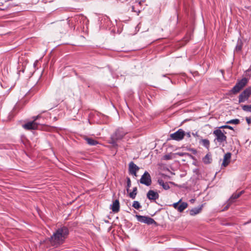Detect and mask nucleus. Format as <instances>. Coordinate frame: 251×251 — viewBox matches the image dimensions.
Wrapping results in <instances>:
<instances>
[{"label": "nucleus", "instance_id": "obj_1", "mask_svg": "<svg viewBox=\"0 0 251 251\" xmlns=\"http://www.w3.org/2000/svg\"><path fill=\"white\" fill-rule=\"evenodd\" d=\"M69 231L66 226H62L58 228L50 237V244L55 247H58L62 244L69 235Z\"/></svg>", "mask_w": 251, "mask_h": 251}, {"label": "nucleus", "instance_id": "obj_2", "mask_svg": "<svg viewBox=\"0 0 251 251\" xmlns=\"http://www.w3.org/2000/svg\"><path fill=\"white\" fill-rule=\"evenodd\" d=\"M213 134L215 137L214 141H216L220 145H224L226 143L227 137L225 134L226 133L224 130L222 131L220 129L218 128L213 131Z\"/></svg>", "mask_w": 251, "mask_h": 251}, {"label": "nucleus", "instance_id": "obj_3", "mask_svg": "<svg viewBox=\"0 0 251 251\" xmlns=\"http://www.w3.org/2000/svg\"><path fill=\"white\" fill-rule=\"evenodd\" d=\"M248 83L247 78L244 77L238 81L231 90V92L236 94L239 92Z\"/></svg>", "mask_w": 251, "mask_h": 251}, {"label": "nucleus", "instance_id": "obj_4", "mask_svg": "<svg viewBox=\"0 0 251 251\" xmlns=\"http://www.w3.org/2000/svg\"><path fill=\"white\" fill-rule=\"evenodd\" d=\"M185 135V132L182 129H179L174 133L170 134V137L173 140L179 141L182 140Z\"/></svg>", "mask_w": 251, "mask_h": 251}, {"label": "nucleus", "instance_id": "obj_5", "mask_svg": "<svg viewBox=\"0 0 251 251\" xmlns=\"http://www.w3.org/2000/svg\"><path fill=\"white\" fill-rule=\"evenodd\" d=\"M141 183L144 184L147 186H149L151 184V179L150 174L146 171L144 174L142 176L141 178L140 179Z\"/></svg>", "mask_w": 251, "mask_h": 251}, {"label": "nucleus", "instance_id": "obj_6", "mask_svg": "<svg viewBox=\"0 0 251 251\" xmlns=\"http://www.w3.org/2000/svg\"><path fill=\"white\" fill-rule=\"evenodd\" d=\"M137 220L141 223H146L148 225L156 224V222L151 218L147 216L136 215Z\"/></svg>", "mask_w": 251, "mask_h": 251}, {"label": "nucleus", "instance_id": "obj_7", "mask_svg": "<svg viewBox=\"0 0 251 251\" xmlns=\"http://www.w3.org/2000/svg\"><path fill=\"white\" fill-rule=\"evenodd\" d=\"M251 95V90L248 88L244 90L239 96V102L241 103L247 100Z\"/></svg>", "mask_w": 251, "mask_h": 251}, {"label": "nucleus", "instance_id": "obj_8", "mask_svg": "<svg viewBox=\"0 0 251 251\" xmlns=\"http://www.w3.org/2000/svg\"><path fill=\"white\" fill-rule=\"evenodd\" d=\"M39 124L35 121H31L23 125V127L26 130L36 129L38 128Z\"/></svg>", "mask_w": 251, "mask_h": 251}, {"label": "nucleus", "instance_id": "obj_9", "mask_svg": "<svg viewBox=\"0 0 251 251\" xmlns=\"http://www.w3.org/2000/svg\"><path fill=\"white\" fill-rule=\"evenodd\" d=\"M127 133V132L122 128H119L115 131L113 135V138L116 140L122 139L124 136Z\"/></svg>", "mask_w": 251, "mask_h": 251}, {"label": "nucleus", "instance_id": "obj_10", "mask_svg": "<svg viewBox=\"0 0 251 251\" xmlns=\"http://www.w3.org/2000/svg\"><path fill=\"white\" fill-rule=\"evenodd\" d=\"M159 197L158 193L152 190H149L147 194V198L151 201H155L159 198Z\"/></svg>", "mask_w": 251, "mask_h": 251}, {"label": "nucleus", "instance_id": "obj_11", "mask_svg": "<svg viewBox=\"0 0 251 251\" xmlns=\"http://www.w3.org/2000/svg\"><path fill=\"white\" fill-rule=\"evenodd\" d=\"M231 154L230 152H227L224 155V159L222 164V166L226 167L230 163Z\"/></svg>", "mask_w": 251, "mask_h": 251}, {"label": "nucleus", "instance_id": "obj_12", "mask_svg": "<svg viewBox=\"0 0 251 251\" xmlns=\"http://www.w3.org/2000/svg\"><path fill=\"white\" fill-rule=\"evenodd\" d=\"M111 209L112 211L114 213H117L120 210V203L119 201L118 200H115L113 204L111 205Z\"/></svg>", "mask_w": 251, "mask_h": 251}, {"label": "nucleus", "instance_id": "obj_13", "mask_svg": "<svg viewBox=\"0 0 251 251\" xmlns=\"http://www.w3.org/2000/svg\"><path fill=\"white\" fill-rule=\"evenodd\" d=\"M244 191H242L238 193H234L232 195L228 200V202L231 203L234 201V200L238 198L243 193Z\"/></svg>", "mask_w": 251, "mask_h": 251}, {"label": "nucleus", "instance_id": "obj_14", "mask_svg": "<svg viewBox=\"0 0 251 251\" xmlns=\"http://www.w3.org/2000/svg\"><path fill=\"white\" fill-rule=\"evenodd\" d=\"M202 206H203V205H201L199 207H195L194 208H193L192 209H191L190 211V214L191 216H194V215H196L197 214H199L201 211Z\"/></svg>", "mask_w": 251, "mask_h": 251}, {"label": "nucleus", "instance_id": "obj_15", "mask_svg": "<svg viewBox=\"0 0 251 251\" xmlns=\"http://www.w3.org/2000/svg\"><path fill=\"white\" fill-rule=\"evenodd\" d=\"M139 170V168L133 162L131 161L129 164V173L133 171H138Z\"/></svg>", "mask_w": 251, "mask_h": 251}, {"label": "nucleus", "instance_id": "obj_16", "mask_svg": "<svg viewBox=\"0 0 251 251\" xmlns=\"http://www.w3.org/2000/svg\"><path fill=\"white\" fill-rule=\"evenodd\" d=\"M212 160L211 155L207 153L203 158L202 161L205 164H208L211 163Z\"/></svg>", "mask_w": 251, "mask_h": 251}, {"label": "nucleus", "instance_id": "obj_17", "mask_svg": "<svg viewBox=\"0 0 251 251\" xmlns=\"http://www.w3.org/2000/svg\"><path fill=\"white\" fill-rule=\"evenodd\" d=\"M158 184L162 186L164 189L167 190L170 189V186L168 182H164L162 179H158L157 180Z\"/></svg>", "mask_w": 251, "mask_h": 251}, {"label": "nucleus", "instance_id": "obj_18", "mask_svg": "<svg viewBox=\"0 0 251 251\" xmlns=\"http://www.w3.org/2000/svg\"><path fill=\"white\" fill-rule=\"evenodd\" d=\"M188 206V204L186 202H182L178 205L177 210L178 211L181 212Z\"/></svg>", "mask_w": 251, "mask_h": 251}, {"label": "nucleus", "instance_id": "obj_19", "mask_svg": "<svg viewBox=\"0 0 251 251\" xmlns=\"http://www.w3.org/2000/svg\"><path fill=\"white\" fill-rule=\"evenodd\" d=\"M200 143L207 149H209L210 146V142L207 139H203L200 141Z\"/></svg>", "mask_w": 251, "mask_h": 251}, {"label": "nucleus", "instance_id": "obj_20", "mask_svg": "<svg viewBox=\"0 0 251 251\" xmlns=\"http://www.w3.org/2000/svg\"><path fill=\"white\" fill-rule=\"evenodd\" d=\"M86 141L89 145L91 146H95L98 144V142L92 138H87Z\"/></svg>", "mask_w": 251, "mask_h": 251}, {"label": "nucleus", "instance_id": "obj_21", "mask_svg": "<svg viewBox=\"0 0 251 251\" xmlns=\"http://www.w3.org/2000/svg\"><path fill=\"white\" fill-rule=\"evenodd\" d=\"M137 193V188L136 187L133 188V190L129 194L130 198L132 199H134Z\"/></svg>", "mask_w": 251, "mask_h": 251}, {"label": "nucleus", "instance_id": "obj_22", "mask_svg": "<svg viewBox=\"0 0 251 251\" xmlns=\"http://www.w3.org/2000/svg\"><path fill=\"white\" fill-rule=\"evenodd\" d=\"M242 108L245 111L251 112V104L242 105Z\"/></svg>", "mask_w": 251, "mask_h": 251}, {"label": "nucleus", "instance_id": "obj_23", "mask_svg": "<svg viewBox=\"0 0 251 251\" xmlns=\"http://www.w3.org/2000/svg\"><path fill=\"white\" fill-rule=\"evenodd\" d=\"M132 206L136 209H139L141 207V205L138 201H134Z\"/></svg>", "mask_w": 251, "mask_h": 251}, {"label": "nucleus", "instance_id": "obj_24", "mask_svg": "<svg viewBox=\"0 0 251 251\" xmlns=\"http://www.w3.org/2000/svg\"><path fill=\"white\" fill-rule=\"evenodd\" d=\"M240 121L239 119H232L230 121H228L226 122V124H235L237 125L239 124Z\"/></svg>", "mask_w": 251, "mask_h": 251}, {"label": "nucleus", "instance_id": "obj_25", "mask_svg": "<svg viewBox=\"0 0 251 251\" xmlns=\"http://www.w3.org/2000/svg\"><path fill=\"white\" fill-rule=\"evenodd\" d=\"M127 180V185H126V191L127 192H128L129 190V188L131 187V180L129 178V177L126 178Z\"/></svg>", "mask_w": 251, "mask_h": 251}, {"label": "nucleus", "instance_id": "obj_26", "mask_svg": "<svg viewBox=\"0 0 251 251\" xmlns=\"http://www.w3.org/2000/svg\"><path fill=\"white\" fill-rule=\"evenodd\" d=\"M219 129H220V128H228V129H229L231 130L233 129V128L232 126H228V125L222 126L219 127Z\"/></svg>", "mask_w": 251, "mask_h": 251}, {"label": "nucleus", "instance_id": "obj_27", "mask_svg": "<svg viewBox=\"0 0 251 251\" xmlns=\"http://www.w3.org/2000/svg\"><path fill=\"white\" fill-rule=\"evenodd\" d=\"M242 49V45L237 44L236 47V50L237 51H240Z\"/></svg>", "mask_w": 251, "mask_h": 251}, {"label": "nucleus", "instance_id": "obj_28", "mask_svg": "<svg viewBox=\"0 0 251 251\" xmlns=\"http://www.w3.org/2000/svg\"><path fill=\"white\" fill-rule=\"evenodd\" d=\"M40 117V115H38L36 116H34V117H33L32 119H33V121H35L36 122V121Z\"/></svg>", "mask_w": 251, "mask_h": 251}, {"label": "nucleus", "instance_id": "obj_29", "mask_svg": "<svg viewBox=\"0 0 251 251\" xmlns=\"http://www.w3.org/2000/svg\"><path fill=\"white\" fill-rule=\"evenodd\" d=\"M246 122H247V123L249 125L251 124V118H250V117H246Z\"/></svg>", "mask_w": 251, "mask_h": 251}, {"label": "nucleus", "instance_id": "obj_30", "mask_svg": "<svg viewBox=\"0 0 251 251\" xmlns=\"http://www.w3.org/2000/svg\"><path fill=\"white\" fill-rule=\"evenodd\" d=\"M164 159L165 160H169L171 159L170 155L169 154L165 155L164 156Z\"/></svg>", "mask_w": 251, "mask_h": 251}, {"label": "nucleus", "instance_id": "obj_31", "mask_svg": "<svg viewBox=\"0 0 251 251\" xmlns=\"http://www.w3.org/2000/svg\"><path fill=\"white\" fill-rule=\"evenodd\" d=\"M178 205H179L178 202L175 203L173 204L174 207H175V208L177 209V208H178Z\"/></svg>", "mask_w": 251, "mask_h": 251}, {"label": "nucleus", "instance_id": "obj_32", "mask_svg": "<svg viewBox=\"0 0 251 251\" xmlns=\"http://www.w3.org/2000/svg\"><path fill=\"white\" fill-rule=\"evenodd\" d=\"M137 171H133V172H129V174L132 175H134V176H137Z\"/></svg>", "mask_w": 251, "mask_h": 251}, {"label": "nucleus", "instance_id": "obj_33", "mask_svg": "<svg viewBox=\"0 0 251 251\" xmlns=\"http://www.w3.org/2000/svg\"><path fill=\"white\" fill-rule=\"evenodd\" d=\"M131 9H132V12H137V13H139V11H137L136 10H135V7H134V6H132L131 7Z\"/></svg>", "mask_w": 251, "mask_h": 251}, {"label": "nucleus", "instance_id": "obj_34", "mask_svg": "<svg viewBox=\"0 0 251 251\" xmlns=\"http://www.w3.org/2000/svg\"><path fill=\"white\" fill-rule=\"evenodd\" d=\"M185 135H186L188 138L191 137V133L190 132L185 133Z\"/></svg>", "mask_w": 251, "mask_h": 251}, {"label": "nucleus", "instance_id": "obj_35", "mask_svg": "<svg viewBox=\"0 0 251 251\" xmlns=\"http://www.w3.org/2000/svg\"><path fill=\"white\" fill-rule=\"evenodd\" d=\"M230 203H228V204L227 205H226L225 207V210H227L228 208V207H229V205Z\"/></svg>", "mask_w": 251, "mask_h": 251}, {"label": "nucleus", "instance_id": "obj_36", "mask_svg": "<svg viewBox=\"0 0 251 251\" xmlns=\"http://www.w3.org/2000/svg\"><path fill=\"white\" fill-rule=\"evenodd\" d=\"M189 38L188 39L187 37H185V38H184V40H185V41H189Z\"/></svg>", "mask_w": 251, "mask_h": 251}, {"label": "nucleus", "instance_id": "obj_37", "mask_svg": "<svg viewBox=\"0 0 251 251\" xmlns=\"http://www.w3.org/2000/svg\"><path fill=\"white\" fill-rule=\"evenodd\" d=\"M248 71H251V66L250 67L249 69H248Z\"/></svg>", "mask_w": 251, "mask_h": 251}, {"label": "nucleus", "instance_id": "obj_38", "mask_svg": "<svg viewBox=\"0 0 251 251\" xmlns=\"http://www.w3.org/2000/svg\"><path fill=\"white\" fill-rule=\"evenodd\" d=\"M192 134L194 135V136H196L197 135V133H193Z\"/></svg>", "mask_w": 251, "mask_h": 251}, {"label": "nucleus", "instance_id": "obj_39", "mask_svg": "<svg viewBox=\"0 0 251 251\" xmlns=\"http://www.w3.org/2000/svg\"><path fill=\"white\" fill-rule=\"evenodd\" d=\"M248 89H250V90H251V87H248Z\"/></svg>", "mask_w": 251, "mask_h": 251}, {"label": "nucleus", "instance_id": "obj_40", "mask_svg": "<svg viewBox=\"0 0 251 251\" xmlns=\"http://www.w3.org/2000/svg\"><path fill=\"white\" fill-rule=\"evenodd\" d=\"M112 143L113 145H115V144H116V143H115V142H114V141H113V142H112Z\"/></svg>", "mask_w": 251, "mask_h": 251}, {"label": "nucleus", "instance_id": "obj_41", "mask_svg": "<svg viewBox=\"0 0 251 251\" xmlns=\"http://www.w3.org/2000/svg\"><path fill=\"white\" fill-rule=\"evenodd\" d=\"M140 3H141V2H139L138 3V4H139H139H140Z\"/></svg>", "mask_w": 251, "mask_h": 251}, {"label": "nucleus", "instance_id": "obj_42", "mask_svg": "<svg viewBox=\"0 0 251 251\" xmlns=\"http://www.w3.org/2000/svg\"><path fill=\"white\" fill-rule=\"evenodd\" d=\"M170 183H172V184H174V183H173V182H170Z\"/></svg>", "mask_w": 251, "mask_h": 251}]
</instances>
